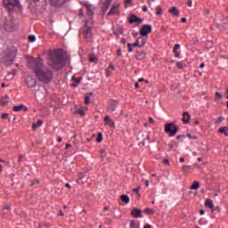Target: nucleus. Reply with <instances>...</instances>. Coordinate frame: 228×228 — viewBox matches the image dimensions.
Here are the masks:
<instances>
[{
  "label": "nucleus",
  "mask_w": 228,
  "mask_h": 228,
  "mask_svg": "<svg viewBox=\"0 0 228 228\" xmlns=\"http://www.w3.org/2000/svg\"><path fill=\"white\" fill-rule=\"evenodd\" d=\"M75 115H80V117H84L85 116V110H77L75 111Z\"/></svg>",
  "instance_id": "36"
},
{
  "label": "nucleus",
  "mask_w": 228,
  "mask_h": 228,
  "mask_svg": "<svg viewBox=\"0 0 228 228\" xmlns=\"http://www.w3.org/2000/svg\"><path fill=\"white\" fill-rule=\"evenodd\" d=\"M21 110H23L24 111H28V107L24 106V104H20L13 107V111H20Z\"/></svg>",
  "instance_id": "24"
},
{
  "label": "nucleus",
  "mask_w": 228,
  "mask_h": 228,
  "mask_svg": "<svg viewBox=\"0 0 228 228\" xmlns=\"http://www.w3.org/2000/svg\"><path fill=\"white\" fill-rule=\"evenodd\" d=\"M145 39L143 37H138L134 44H132V47H143L145 45Z\"/></svg>",
  "instance_id": "14"
},
{
  "label": "nucleus",
  "mask_w": 228,
  "mask_h": 228,
  "mask_svg": "<svg viewBox=\"0 0 228 228\" xmlns=\"http://www.w3.org/2000/svg\"><path fill=\"white\" fill-rule=\"evenodd\" d=\"M218 131L221 134L227 133L228 132V127L227 126L220 127Z\"/></svg>",
  "instance_id": "38"
},
{
  "label": "nucleus",
  "mask_w": 228,
  "mask_h": 228,
  "mask_svg": "<svg viewBox=\"0 0 228 228\" xmlns=\"http://www.w3.org/2000/svg\"><path fill=\"white\" fill-rule=\"evenodd\" d=\"M104 122L107 126H110V127H115V122L110 118V116H105Z\"/></svg>",
  "instance_id": "22"
},
{
  "label": "nucleus",
  "mask_w": 228,
  "mask_h": 228,
  "mask_svg": "<svg viewBox=\"0 0 228 228\" xmlns=\"http://www.w3.org/2000/svg\"><path fill=\"white\" fill-rule=\"evenodd\" d=\"M137 19H138V16H136L134 14H131L130 17L128 18L129 24H134V22H136Z\"/></svg>",
  "instance_id": "26"
},
{
  "label": "nucleus",
  "mask_w": 228,
  "mask_h": 228,
  "mask_svg": "<svg viewBox=\"0 0 228 228\" xmlns=\"http://www.w3.org/2000/svg\"><path fill=\"white\" fill-rule=\"evenodd\" d=\"M124 33V28L122 27H118L114 31L115 35H122Z\"/></svg>",
  "instance_id": "31"
},
{
  "label": "nucleus",
  "mask_w": 228,
  "mask_h": 228,
  "mask_svg": "<svg viewBox=\"0 0 228 228\" xmlns=\"http://www.w3.org/2000/svg\"><path fill=\"white\" fill-rule=\"evenodd\" d=\"M29 4L28 7L30 10H37V8H40V6H44L45 4V0H27Z\"/></svg>",
  "instance_id": "7"
},
{
  "label": "nucleus",
  "mask_w": 228,
  "mask_h": 228,
  "mask_svg": "<svg viewBox=\"0 0 228 228\" xmlns=\"http://www.w3.org/2000/svg\"><path fill=\"white\" fill-rule=\"evenodd\" d=\"M168 147H169L168 151H172V149H174V144L169 143V144H168Z\"/></svg>",
  "instance_id": "64"
},
{
  "label": "nucleus",
  "mask_w": 228,
  "mask_h": 228,
  "mask_svg": "<svg viewBox=\"0 0 228 228\" xmlns=\"http://www.w3.org/2000/svg\"><path fill=\"white\" fill-rule=\"evenodd\" d=\"M121 200H129V196L123 194L120 196Z\"/></svg>",
  "instance_id": "45"
},
{
  "label": "nucleus",
  "mask_w": 228,
  "mask_h": 228,
  "mask_svg": "<svg viewBox=\"0 0 228 228\" xmlns=\"http://www.w3.org/2000/svg\"><path fill=\"white\" fill-rule=\"evenodd\" d=\"M168 12L173 14V17H179V11L177 10V7L173 6L168 10Z\"/></svg>",
  "instance_id": "23"
},
{
  "label": "nucleus",
  "mask_w": 228,
  "mask_h": 228,
  "mask_svg": "<svg viewBox=\"0 0 228 228\" xmlns=\"http://www.w3.org/2000/svg\"><path fill=\"white\" fill-rule=\"evenodd\" d=\"M150 33H152V26L151 25H142L140 29L141 37H147Z\"/></svg>",
  "instance_id": "10"
},
{
  "label": "nucleus",
  "mask_w": 228,
  "mask_h": 228,
  "mask_svg": "<svg viewBox=\"0 0 228 228\" xmlns=\"http://www.w3.org/2000/svg\"><path fill=\"white\" fill-rule=\"evenodd\" d=\"M48 56L52 61V69H54V70H60V69L65 65V55L63 54V50H50L48 52Z\"/></svg>",
  "instance_id": "2"
},
{
  "label": "nucleus",
  "mask_w": 228,
  "mask_h": 228,
  "mask_svg": "<svg viewBox=\"0 0 228 228\" xmlns=\"http://www.w3.org/2000/svg\"><path fill=\"white\" fill-rule=\"evenodd\" d=\"M149 138H151V136L149 134H147V132H145V131H140L137 134V141L138 142H145V140H149Z\"/></svg>",
  "instance_id": "12"
},
{
  "label": "nucleus",
  "mask_w": 228,
  "mask_h": 228,
  "mask_svg": "<svg viewBox=\"0 0 228 228\" xmlns=\"http://www.w3.org/2000/svg\"><path fill=\"white\" fill-rule=\"evenodd\" d=\"M174 53H175V58H180L181 57V53H179L177 50H175V52H174Z\"/></svg>",
  "instance_id": "56"
},
{
  "label": "nucleus",
  "mask_w": 228,
  "mask_h": 228,
  "mask_svg": "<svg viewBox=\"0 0 228 228\" xmlns=\"http://www.w3.org/2000/svg\"><path fill=\"white\" fill-rule=\"evenodd\" d=\"M188 138H190V140H197V136H192L191 134H187Z\"/></svg>",
  "instance_id": "49"
},
{
  "label": "nucleus",
  "mask_w": 228,
  "mask_h": 228,
  "mask_svg": "<svg viewBox=\"0 0 228 228\" xmlns=\"http://www.w3.org/2000/svg\"><path fill=\"white\" fill-rule=\"evenodd\" d=\"M109 70H115V66L113 64H110V67H108Z\"/></svg>",
  "instance_id": "61"
},
{
  "label": "nucleus",
  "mask_w": 228,
  "mask_h": 228,
  "mask_svg": "<svg viewBox=\"0 0 228 228\" xmlns=\"http://www.w3.org/2000/svg\"><path fill=\"white\" fill-rule=\"evenodd\" d=\"M120 4H114L112 7L110 8V12L107 13V15L110 17L111 15H118V7Z\"/></svg>",
  "instance_id": "15"
},
{
  "label": "nucleus",
  "mask_w": 228,
  "mask_h": 228,
  "mask_svg": "<svg viewBox=\"0 0 228 228\" xmlns=\"http://www.w3.org/2000/svg\"><path fill=\"white\" fill-rule=\"evenodd\" d=\"M44 227L49 228V227H51V224H49V223H39L38 228H44Z\"/></svg>",
  "instance_id": "32"
},
{
  "label": "nucleus",
  "mask_w": 228,
  "mask_h": 228,
  "mask_svg": "<svg viewBox=\"0 0 228 228\" xmlns=\"http://www.w3.org/2000/svg\"><path fill=\"white\" fill-rule=\"evenodd\" d=\"M42 124H44V121L42 119L37 120V123H33L32 124L33 131H37V129H38V127H40V126H42Z\"/></svg>",
  "instance_id": "25"
},
{
  "label": "nucleus",
  "mask_w": 228,
  "mask_h": 228,
  "mask_svg": "<svg viewBox=\"0 0 228 228\" xmlns=\"http://www.w3.org/2000/svg\"><path fill=\"white\" fill-rule=\"evenodd\" d=\"M28 69H31L39 83L49 85L53 81V74L51 68L44 65V60L40 57L28 60Z\"/></svg>",
  "instance_id": "1"
},
{
  "label": "nucleus",
  "mask_w": 228,
  "mask_h": 228,
  "mask_svg": "<svg viewBox=\"0 0 228 228\" xmlns=\"http://www.w3.org/2000/svg\"><path fill=\"white\" fill-rule=\"evenodd\" d=\"M145 56H147V53L145 51L137 52L135 54L136 60H144Z\"/></svg>",
  "instance_id": "19"
},
{
  "label": "nucleus",
  "mask_w": 228,
  "mask_h": 228,
  "mask_svg": "<svg viewBox=\"0 0 228 228\" xmlns=\"http://www.w3.org/2000/svg\"><path fill=\"white\" fill-rule=\"evenodd\" d=\"M190 118H191V117L188 112L185 111L183 113V118H182L183 124H190Z\"/></svg>",
  "instance_id": "18"
},
{
  "label": "nucleus",
  "mask_w": 228,
  "mask_h": 228,
  "mask_svg": "<svg viewBox=\"0 0 228 228\" xmlns=\"http://www.w3.org/2000/svg\"><path fill=\"white\" fill-rule=\"evenodd\" d=\"M200 188V183L194 181L190 187V190H199Z\"/></svg>",
  "instance_id": "27"
},
{
  "label": "nucleus",
  "mask_w": 228,
  "mask_h": 228,
  "mask_svg": "<svg viewBox=\"0 0 228 228\" xmlns=\"http://www.w3.org/2000/svg\"><path fill=\"white\" fill-rule=\"evenodd\" d=\"M53 6H62L67 0H50Z\"/></svg>",
  "instance_id": "20"
},
{
  "label": "nucleus",
  "mask_w": 228,
  "mask_h": 228,
  "mask_svg": "<svg viewBox=\"0 0 228 228\" xmlns=\"http://www.w3.org/2000/svg\"><path fill=\"white\" fill-rule=\"evenodd\" d=\"M161 13H163V10L161 9V7L157 6L156 15H161Z\"/></svg>",
  "instance_id": "41"
},
{
  "label": "nucleus",
  "mask_w": 228,
  "mask_h": 228,
  "mask_svg": "<svg viewBox=\"0 0 228 228\" xmlns=\"http://www.w3.org/2000/svg\"><path fill=\"white\" fill-rule=\"evenodd\" d=\"M100 158L102 159V161L106 158V150L100 151Z\"/></svg>",
  "instance_id": "34"
},
{
  "label": "nucleus",
  "mask_w": 228,
  "mask_h": 228,
  "mask_svg": "<svg viewBox=\"0 0 228 228\" xmlns=\"http://www.w3.org/2000/svg\"><path fill=\"white\" fill-rule=\"evenodd\" d=\"M133 191L135 195V199L140 200V187L133 189Z\"/></svg>",
  "instance_id": "30"
},
{
  "label": "nucleus",
  "mask_w": 228,
  "mask_h": 228,
  "mask_svg": "<svg viewBox=\"0 0 228 228\" xmlns=\"http://www.w3.org/2000/svg\"><path fill=\"white\" fill-rule=\"evenodd\" d=\"M190 170V166H183L182 167V171L183 172H188Z\"/></svg>",
  "instance_id": "44"
},
{
  "label": "nucleus",
  "mask_w": 228,
  "mask_h": 228,
  "mask_svg": "<svg viewBox=\"0 0 228 228\" xmlns=\"http://www.w3.org/2000/svg\"><path fill=\"white\" fill-rule=\"evenodd\" d=\"M130 227H131V228H140V224H136V223L134 222V220H131V221H130Z\"/></svg>",
  "instance_id": "33"
},
{
  "label": "nucleus",
  "mask_w": 228,
  "mask_h": 228,
  "mask_svg": "<svg viewBox=\"0 0 228 228\" xmlns=\"http://www.w3.org/2000/svg\"><path fill=\"white\" fill-rule=\"evenodd\" d=\"M181 138H182V140H184V138H186V135L181 134V135L176 136V140H181Z\"/></svg>",
  "instance_id": "52"
},
{
  "label": "nucleus",
  "mask_w": 228,
  "mask_h": 228,
  "mask_svg": "<svg viewBox=\"0 0 228 228\" xmlns=\"http://www.w3.org/2000/svg\"><path fill=\"white\" fill-rule=\"evenodd\" d=\"M127 47H128V53H133V45L131 43L127 44Z\"/></svg>",
  "instance_id": "48"
},
{
  "label": "nucleus",
  "mask_w": 228,
  "mask_h": 228,
  "mask_svg": "<svg viewBox=\"0 0 228 228\" xmlns=\"http://www.w3.org/2000/svg\"><path fill=\"white\" fill-rule=\"evenodd\" d=\"M4 6L8 12H13V8L17 7L20 10L22 8L20 5V2L19 0H4L3 1Z\"/></svg>",
  "instance_id": "4"
},
{
  "label": "nucleus",
  "mask_w": 228,
  "mask_h": 228,
  "mask_svg": "<svg viewBox=\"0 0 228 228\" xmlns=\"http://www.w3.org/2000/svg\"><path fill=\"white\" fill-rule=\"evenodd\" d=\"M83 77H79L78 78H76V77H72V80L75 81L77 85H79L82 81Z\"/></svg>",
  "instance_id": "37"
},
{
  "label": "nucleus",
  "mask_w": 228,
  "mask_h": 228,
  "mask_svg": "<svg viewBox=\"0 0 228 228\" xmlns=\"http://www.w3.org/2000/svg\"><path fill=\"white\" fill-rule=\"evenodd\" d=\"M83 15H85V12L83 11V9H79L78 17H83Z\"/></svg>",
  "instance_id": "51"
},
{
  "label": "nucleus",
  "mask_w": 228,
  "mask_h": 228,
  "mask_svg": "<svg viewBox=\"0 0 228 228\" xmlns=\"http://www.w3.org/2000/svg\"><path fill=\"white\" fill-rule=\"evenodd\" d=\"M144 213H147V214L150 213L151 215H154V213H156V211L152 208H147L144 209Z\"/></svg>",
  "instance_id": "35"
},
{
  "label": "nucleus",
  "mask_w": 228,
  "mask_h": 228,
  "mask_svg": "<svg viewBox=\"0 0 228 228\" xmlns=\"http://www.w3.org/2000/svg\"><path fill=\"white\" fill-rule=\"evenodd\" d=\"M118 107V102L115 100H111L109 102V105L107 106L108 113H113V111H115V110H117Z\"/></svg>",
  "instance_id": "11"
},
{
  "label": "nucleus",
  "mask_w": 228,
  "mask_h": 228,
  "mask_svg": "<svg viewBox=\"0 0 228 228\" xmlns=\"http://www.w3.org/2000/svg\"><path fill=\"white\" fill-rule=\"evenodd\" d=\"M84 28H86V30L84 31V37L86 42H91L92 41V27H88V21L85 22Z\"/></svg>",
  "instance_id": "8"
},
{
  "label": "nucleus",
  "mask_w": 228,
  "mask_h": 228,
  "mask_svg": "<svg viewBox=\"0 0 228 228\" xmlns=\"http://www.w3.org/2000/svg\"><path fill=\"white\" fill-rule=\"evenodd\" d=\"M117 53H118V56H122V49L118 48Z\"/></svg>",
  "instance_id": "62"
},
{
  "label": "nucleus",
  "mask_w": 228,
  "mask_h": 228,
  "mask_svg": "<svg viewBox=\"0 0 228 228\" xmlns=\"http://www.w3.org/2000/svg\"><path fill=\"white\" fill-rule=\"evenodd\" d=\"M163 164L164 165H170V162L168 161V159H165V160H163Z\"/></svg>",
  "instance_id": "63"
},
{
  "label": "nucleus",
  "mask_w": 228,
  "mask_h": 228,
  "mask_svg": "<svg viewBox=\"0 0 228 228\" xmlns=\"http://www.w3.org/2000/svg\"><path fill=\"white\" fill-rule=\"evenodd\" d=\"M96 142H97L98 143H101V142H102V133H99V134H98V136H97V138H96Z\"/></svg>",
  "instance_id": "39"
},
{
  "label": "nucleus",
  "mask_w": 228,
  "mask_h": 228,
  "mask_svg": "<svg viewBox=\"0 0 228 228\" xmlns=\"http://www.w3.org/2000/svg\"><path fill=\"white\" fill-rule=\"evenodd\" d=\"M180 47H181V45L179 44L175 45L174 53H175V51L179 50Z\"/></svg>",
  "instance_id": "53"
},
{
  "label": "nucleus",
  "mask_w": 228,
  "mask_h": 228,
  "mask_svg": "<svg viewBox=\"0 0 228 228\" xmlns=\"http://www.w3.org/2000/svg\"><path fill=\"white\" fill-rule=\"evenodd\" d=\"M187 4H188V6L191 7V6H193V2L191 0H188Z\"/></svg>",
  "instance_id": "59"
},
{
  "label": "nucleus",
  "mask_w": 228,
  "mask_h": 228,
  "mask_svg": "<svg viewBox=\"0 0 228 228\" xmlns=\"http://www.w3.org/2000/svg\"><path fill=\"white\" fill-rule=\"evenodd\" d=\"M28 40L30 42H35V40H37V37L33 36V35H29L28 36Z\"/></svg>",
  "instance_id": "46"
},
{
  "label": "nucleus",
  "mask_w": 228,
  "mask_h": 228,
  "mask_svg": "<svg viewBox=\"0 0 228 228\" xmlns=\"http://www.w3.org/2000/svg\"><path fill=\"white\" fill-rule=\"evenodd\" d=\"M216 97H217V99H222V94L216 92Z\"/></svg>",
  "instance_id": "58"
},
{
  "label": "nucleus",
  "mask_w": 228,
  "mask_h": 228,
  "mask_svg": "<svg viewBox=\"0 0 228 228\" xmlns=\"http://www.w3.org/2000/svg\"><path fill=\"white\" fill-rule=\"evenodd\" d=\"M135 22H137L138 24H142V22H143V19L137 18Z\"/></svg>",
  "instance_id": "57"
},
{
  "label": "nucleus",
  "mask_w": 228,
  "mask_h": 228,
  "mask_svg": "<svg viewBox=\"0 0 228 228\" xmlns=\"http://www.w3.org/2000/svg\"><path fill=\"white\" fill-rule=\"evenodd\" d=\"M65 214L63 213V211L60 210L58 213H57V216H63Z\"/></svg>",
  "instance_id": "60"
},
{
  "label": "nucleus",
  "mask_w": 228,
  "mask_h": 228,
  "mask_svg": "<svg viewBox=\"0 0 228 228\" xmlns=\"http://www.w3.org/2000/svg\"><path fill=\"white\" fill-rule=\"evenodd\" d=\"M84 177H85V175L83 173H78V179H79V181H83Z\"/></svg>",
  "instance_id": "54"
},
{
  "label": "nucleus",
  "mask_w": 228,
  "mask_h": 228,
  "mask_svg": "<svg viewBox=\"0 0 228 228\" xmlns=\"http://www.w3.org/2000/svg\"><path fill=\"white\" fill-rule=\"evenodd\" d=\"M111 5V0H105L102 3V12L101 15H105L106 12H108L110 6Z\"/></svg>",
  "instance_id": "13"
},
{
  "label": "nucleus",
  "mask_w": 228,
  "mask_h": 228,
  "mask_svg": "<svg viewBox=\"0 0 228 228\" xmlns=\"http://www.w3.org/2000/svg\"><path fill=\"white\" fill-rule=\"evenodd\" d=\"M89 61H90L91 63H97V59H96L95 57H94V56H91V57L89 58Z\"/></svg>",
  "instance_id": "43"
},
{
  "label": "nucleus",
  "mask_w": 228,
  "mask_h": 228,
  "mask_svg": "<svg viewBox=\"0 0 228 228\" xmlns=\"http://www.w3.org/2000/svg\"><path fill=\"white\" fill-rule=\"evenodd\" d=\"M131 215L132 216H134V218H142V209L137 208H134L131 211Z\"/></svg>",
  "instance_id": "16"
},
{
  "label": "nucleus",
  "mask_w": 228,
  "mask_h": 228,
  "mask_svg": "<svg viewBox=\"0 0 228 228\" xmlns=\"http://www.w3.org/2000/svg\"><path fill=\"white\" fill-rule=\"evenodd\" d=\"M35 184H40V180L39 179H35L30 182V186H35Z\"/></svg>",
  "instance_id": "40"
},
{
  "label": "nucleus",
  "mask_w": 228,
  "mask_h": 228,
  "mask_svg": "<svg viewBox=\"0 0 228 228\" xmlns=\"http://www.w3.org/2000/svg\"><path fill=\"white\" fill-rule=\"evenodd\" d=\"M3 211H12V203H6L3 206Z\"/></svg>",
  "instance_id": "29"
},
{
  "label": "nucleus",
  "mask_w": 228,
  "mask_h": 228,
  "mask_svg": "<svg viewBox=\"0 0 228 228\" xmlns=\"http://www.w3.org/2000/svg\"><path fill=\"white\" fill-rule=\"evenodd\" d=\"M15 58H17V48L15 46H10L4 51L1 63H3V65H5V67H10L11 65H13Z\"/></svg>",
  "instance_id": "3"
},
{
  "label": "nucleus",
  "mask_w": 228,
  "mask_h": 228,
  "mask_svg": "<svg viewBox=\"0 0 228 228\" xmlns=\"http://www.w3.org/2000/svg\"><path fill=\"white\" fill-rule=\"evenodd\" d=\"M85 104H90V97L86 96V98H85Z\"/></svg>",
  "instance_id": "55"
},
{
  "label": "nucleus",
  "mask_w": 228,
  "mask_h": 228,
  "mask_svg": "<svg viewBox=\"0 0 228 228\" xmlns=\"http://www.w3.org/2000/svg\"><path fill=\"white\" fill-rule=\"evenodd\" d=\"M8 117H10V115L8 113H3L1 115L2 120H5V118H8Z\"/></svg>",
  "instance_id": "47"
},
{
  "label": "nucleus",
  "mask_w": 228,
  "mask_h": 228,
  "mask_svg": "<svg viewBox=\"0 0 228 228\" xmlns=\"http://www.w3.org/2000/svg\"><path fill=\"white\" fill-rule=\"evenodd\" d=\"M111 72H113V70H111L110 69H106L105 74H106L107 77H110V76H111Z\"/></svg>",
  "instance_id": "42"
},
{
  "label": "nucleus",
  "mask_w": 228,
  "mask_h": 228,
  "mask_svg": "<svg viewBox=\"0 0 228 228\" xmlns=\"http://www.w3.org/2000/svg\"><path fill=\"white\" fill-rule=\"evenodd\" d=\"M25 83L28 86V88H35L37 86V78L33 77V76H28L25 78Z\"/></svg>",
  "instance_id": "9"
},
{
  "label": "nucleus",
  "mask_w": 228,
  "mask_h": 228,
  "mask_svg": "<svg viewBox=\"0 0 228 228\" xmlns=\"http://www.w3.org/2000/svg\"><path fill=\"white\" fill-rule=\"evenodd\" d=\"M3 28L8 33L15 31V23L13 22L12 17H7L4 20Z\"/></svg>",
  "instance_id": "6"
},
{
  "label": "nucleus",
  "mask_w": 228,
  "mask_h": 228,
  "mask_svg": "<svg viewBox=\"0 0 228 228\" xmlns=\"http://www.w3.org/2000/svg\"><path fill=\"white\" fill-rule=\"evenodd\" d=\"M8 99H10V97H8V95H5L4 97H3L0 101V105L2 106H6V104H8Z\"/></svg>",
  "instance_id": "28"
},
{
  "label": "nucleus",
  "mask_w": 228,
  "mask_h": 228,
  "mask_svg": "<svg viewBox=\"0 0 228 228\" xmlns=\"http://www.w3.org/2000/svg\"><path fill=\"white\" fill-rule=\"evenodd\" d=\"M84 6L86 7V12H87V15H89V17H92V15H94V10L92 9L93 8V5L88 3V2H86L84 4Z\"/></svg>",
  "instance_id": "17"
},
{
  "label": "nucleus",
  "mask_w": 228,
  "mask_h": 228,
  "mask_svg": "<svg viewBox=\"0 0 228 228\" xmlns=\"http://www.w3.org/2000/svg\"><path fill=\"white\" fill-rule=\"evenodd\" d=\"M205 208H208V209H211L212 213H215V205L213 204V200H207L205 202Z\"/></svg>",
  "instance_id": "21"
},
{
  "label": "nucleus",
  "mask_w": 228,
  "mask_h": 228,
  "mask_svg": "<svg viewBox=\"0 0 228 228\" xmlns=\"http://www.w3.org/2000/svg\"><path fill=\"white\" fill-rule=\"evenodd\" d=\"M176 66L178 67V69H183V61L176 62Z\"/></svg>",
  "instance_id": "50"
},
{
  "label": "nucleus",
  "mask_w": 228,
  "mask_h": 228,
  "mask_svg": "<svg viewBox=\"0 0 228 228\" xmlns=\"http://www.w3.org/2000/svg\"><path fill=\"white\" fill-rule=\"evenodd\" d=\"M164 131L169 134V136H175L179 132V126H177L175 122H171L165 125Z\"/></svg>",
  "instance_id": "5"
}]
</instances>
